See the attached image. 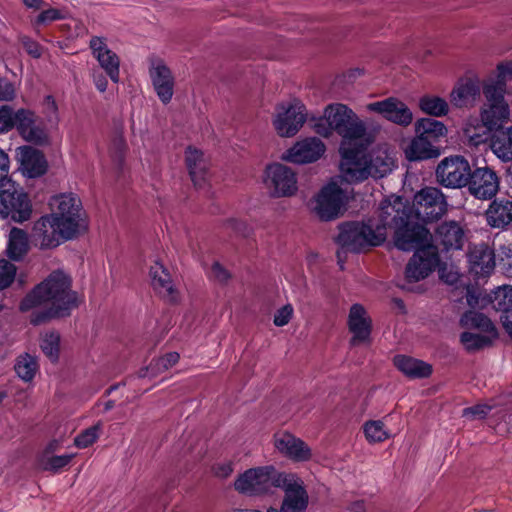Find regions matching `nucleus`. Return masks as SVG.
I'll return each mask as SVG.
<instances>
[{
	"label": "nucleus",
	"mask_w": 512,
	"mask_h": 512,
	"mask_svg": "<svg viewBox=\"0 0 512 512\" xmlns=\"http://www.w3.org/2000/svg\"><path fill=\"white\" fill-rule=\"evenodd\" d=\"M264 182L274 197H289L297 191L295 172L281 163H273L266 167Z\"/></svg>",
	"instance_id": "obj_11"
},
{
	"label": "nucleus",
	"mask_w": 512,
	"mask_h": 512,
	"mask_svg": "<svg viewBox=\"0 0 512 512\" xmlns=\"http://www.w3.org/2000/svg\"><path fill=\"white\" fill-rule=\"evenodd\" d=\"M489 407L486 405H475L465 409V415L471 414L478 418H484L488 414Z\"/></svg>",
	"instance_id": "obj_57"
},
{
	"label": "nucleus",
	"mask_w": 512,
	"mask_h": 512,
	"mask_svg": "<svg viewBox=\"0 0 512 512\" xmlns=\"http://www.w3.org/2000/svg\"><path fill=\"white\" fill-rule=\"evenodd\" d=\"M348 328L352 333L350 343L356 345L370 340L372 333V320L367 316L362 304L355 303L350 307L348 315Z\"/></svg>",
	"instance_id": "obj_21"
},
{
	"label": "nucleus",
	"mask_w": 512,
	"mask_h": 512,
	"mask_svg": "<svg viewBox=\"0 0 512 512\" xmlns=\"http://www.w3.org/2000/svg\"><path fill=\"white\" fill-rule=\"evenodd\" d=\"M45 302H51V305L31 313L32 325L38 326L52 319L67 317L78 307L77 293L71 290V278L63 271L55 270L37 284L20 301L19 309L28 312Z\"/></svg>",
	"instance_id": "obj_4"
},
{
	"label": "nucleus",
	"mask_w": 512,
	"mask_h": 512,
	"mask_svg": "<svg viewBox=\"0 0 512 512\" xmlns=\"http://www.w3.org/2000/svg\"><path fill=\"white\" fill-rule=\"evenodd\" d=\"M325 119L331 130L342 137L340 169L350 182H362L369 176L382 178L391 171L387 162L379 157L367 158L362 139L366 134L364 123L348 106L337 103L325 109Z\"/></svg>",
	"instance_id": "obj_2"
},
{
	"label": "nucleus",
	"mask_w": 512,
	"mask_h": 512,
	"mask_svg": "<svg viewBox=\"0 0 512 512\" xmlns=\"http://www.w3.org/2000/svg\"><path fill=\"white\" fill-rule=\"evenodd\" d=\"M18 88L14 81L0 74V101L13 102L17 98Z\"/></svg>",
	"instance_id": "obj_48"
},
{
	"label": "nucleus",
	"mask_w": 512,
	"mask_h": 512,
	"mask_svg": "<svg viewBox=\"0 0 512 512\" xmlns=\"http://www.w3.org/2000/svg\"><path fill=\"white\" fill-rule=\"evenodd\" d=\"M15 122V129L27 142L39 146L49 143V135L43 123L37 122V117L32 110L18 109L15 115Z\"/></svg>",
	"instance_id": "obj_14"
},
{
	"label": "nucleus",
	"mask_w": 512,
	"mask_h": 512,
	"mask_svg": "<svg viewBox=\"0 0 512 512\" xmlns=\"http://www.w3.org/2000/svg\"><path fill=\"white\" fill-rule=\"evenodd\" d=\"M179 358L180 356L177 352H169L157 359H153L151 361V366L155 365L156 370L159 371L168 370L179 361Z\"/></svg>",
	"instance_id": "obj_50"
},
{
	"label": "nucleus",
	"mask_w": 512,
	"mask_h": 512,
	"mask_svg": "<svg viewBox=\"0 0 512 512\" xmlns=\"http://www.w3.org/2000/svg\"><path fill=\"white\" fill-rule=\"evenodd\" d=\"M396 207L399 209L401 203ZM395 205H390L388 200H382L378 209V219L364 221H347L339 224V233L336 243L343 249L353 253L363 252L371 247L382 245L387 237V230L394 232V244L402 251H409L413 241L408 240L406 230L397 226L396 219H401Z\"/></svg>",
	"instance_id": "obj_3"
},
{
	"label": "nucleus",
	"mask_w": 512,
	"mask_h": 512,
	"mask_svg": "<svg viewBox=\"0 0 512 512\" xmlns=\"http://www.w3.org/2000/svg\"><path fill=\"white\" fill-rule=\"evenodd\" d=\"M506 84L497 79L483 85L485 101L480 109V121L487 131L504 128L510 120V107L505 99Z\"/></svg>",
	"instance_id": "obj_6"
},
{
	"label": "nucleus",
	"mask_w": 512,
	"mask_h": 512,
	"mask_svg": "<svg viewBox=\"0 0 512 512\" xmlns=\"http://www.w3.org/2000/svg\"><path fill=\"white\" fill-rule=\"evenodd\" d=\"M361 70L360 69H355V70H352V71H349L348 73V78H352V77H355L356 75H360L361 74Z\"/></svg>",
	"instance_id": "obj_63"
},
{
	"label": "nucleus",
	"mask_w": 512,
	"mask_h": 512,
	"mask_svg": "<svg viewBox=\"0 0 512 512\" xmlns=\"http://www.w3.org/2000/svg\"><path fill=\"white\" fill-rule=\"evenodd\" d=\"M292 315L293 307L290 304L284 305L274 314L273 323L277 327H283L289 323Z\"/></svg>",
	"instance_id": "obj_51"
},
{
	"label": "nucleus",
	"mask_w": 512,
	"mask_h": 512,
	"mask_svg": "<svg viewBox=\"0 0 512 512\" xmlns=\"http://www.w3.org/2000/svg\"><path fill=\"white\" fill-rule=\"evenodd\" d=\"M480 96V84L476 78H460L450 93V102L456 108L472 107Z\"/></svg>",
	"instance_id": "obj_22"
},
{
	"label": "nucleus",
	"mask_w": 512,
	"mask_h": 512,
	"mask_svg": "<svg viewBox=\"0 0 512 512\" xmlns=\"http://www.w3.org/2000/svg\"><path fill=\"white\" fill-rule=\"evenodd\" d=\"M185 163L194 185L201 186L208 173L202 151L188 146L185 151Z\"/></svg>",
	"instance_id": "obj_31"
},
{
	"label": "nucleus",
	"mask_w": 512,
	"mask_h": 512,
	"mask_svg": "<svg viewBox=\"0 0 512 512\" xmlns=\"http://www.w3.org/2000/svg\"><path fill=\"white\" fill-rule=\"evenodd\" d=\"M302 484L293 475L278 472L273 466L251 468L240 474L234 483L235 490L248 496L267 493L272 487L282 488Z\"/></svg>",
	"instance_id": "obj_5"
},
{
	"label": "nucleus",
	"mask_w": 512,
	"mask_h": 512,
	"mask_svg": "<svg viewBox=\"0 0 512 512\" xmlns=\"http://www.w3.org/2000/svg\"><path fill=\"white\" fill-rule=\"evenodd\" d=\"M10 169V160L7 153L0 148V183L7 180Z\"/></svg>",
	"instance_id": "obj_56"
},
{
	"label": "nucleus",
	"mask_w": 512,
	"mask_h": 512,
	"mask_svg": "<svg viewBox=\"0 0 512 512\" xmlns=\"http://www.w3.org/2000/svg\"><path fill=\"white\" fill-rule=\"evenodd\" d=\"M504 321H503V328L505 330V332L509 335V337L512 339V322L510 320H508L507 317H504Z\"/></svg>",
	"instance_id": "obj_60"
},
{
	"label": "nucleus",
	"mask_w": 512,
	"mask_h": 512,
	"mask_svg": "<svg viewBox=\"0 0 512 512\" xmlns=\"http://www.w3.org/2000/svg\"><path fill=\"white\" fill-rule=\"evenodd\" d=\"M209 277L220 284H227L232 274L218 261H215L210 269Z\"/></svg>",
	"instance_id": "obj_49"
},
{
	"label": "nucleus",
	"mask_w": 512,
	"mask_h": 512,
	"mask_svg": "<svg viewBox=\"0 0 512 512\" xmlns=\"http://www.w3.org/2000/svg\"><path fill=\"white\" fill-rule=\"evenodd\" d=\"M61 223L51 214L44 215L38 219L32 228V237L41 249L57 247L63 240H70L63 232Z\"/></svg>",
	"instance_id": "obj_12"
},
{
	"label": "nucleus",
	"mask_w": 512,
	"mask_h": 512,
	"mask_svg": "<svg viewBox=\"0 0 512 512\" xmlns=\"http://www.w3.org/2000/svg\"><path fill=\"white\" fill-rule=\"evenodd\" d=\"M343 190L335 182L323 186L315 197L314 210L323 221H330L339 216L342 205Z\"/></svg>",
	"instance_id": "obj_15"
},
{
	"label": "nucleus",
	"mask_w": 512,
	"mask_h": 512,
	"mask_svg": "<svg viewBox=\"0 0 512 512\" xmlns=\"http://www.w3.org/2000/svg\"><path fill=\"white\" fill-rule=\"evenodd\" d=\"M16 157L19 169L28 178L43 176L48 169V162L42 151L31 146H21L17 149Z\"/></svg>",
	"instance_id": "obj_19"
},
{
	"label": "nucleus",
	"mask_w": 512,
	"mask_h": 512,
	"mask_svg": "<svg viewBox=\"0 0 512 512\" xmlns=\"http://www.w3.org/2000/svg\"><path fill=\"white\" fill-rule=\"evenodd\" d=\"M149 274L153 289L163 298L171 302L175 301L176 290L168 269L162 263L156 261L154 265L150 267Z\"/></svg>",
	"instance_id": "obj_25"
},
{
	"label": "nucleus",
	"mask_w": 512,
	"mask_h": 512,
	"mask_svg": "<svg viewBox=\"0 0 512 512\" xmlns=\"http://www.w3.org/2000/svg\"><path fill=\"white\" fill-rule=\"evenodd\" d=\"M150 78L160 101L165 105L170 103L174 94V77L169 67L158 63L150 69Z\"/></svg>",
	"instance_id": "obj_23"
},
{
	"label": "nucleus",
	"mask_w": 512,
	"mask_h": 512,
	"mask_svg": "<svg viewBox=\"0 0 512 512\" xmlns=\"http://www.w3.org/2000/svg\"><path fill=\"white\" fill-rule=\"evenodd\" d=\"M391 302L394 305V307L399 310V312L401 314H405L406 313V306H405L404 301L401 298L393 297Z\"/></svg>",
	"instance_id": "obj_59"
},
{
	"label": "nucleus",
	"mask_w": 512,
	"mask_h": 512,
	"mask_svg": "<svg viewBox=\"0 0 512 512\" xmlns=\"http://www.w3.org/2000/svg\"><path fill=\"white\" fill-rule=\"evenodd\" d=\"M40 348L51 362H57L60 353V334L56 330H51L43 334L40 341Z\"/></svg>",
	"instance_id": "obj_39"
},
{
	"label": "nucleus",
	"mask_w": 512,
	"mask_h": 512,
	"mask_svg": "<svg viewBox=\"0 0 512 512\" xmlns=\"http://www.w3.org/2000/svg\"><path fill=\"white\" fill-rule=\"evenodd\" d=\"M113 407H114V401L109 400V401L105 404V411H108V410L112 409Z\"/></svg>",
	"instance_id": "obj_64"
},
{
	"label": "nucleus",
	"mask_w": 512,
	"mask_h": 512,
	"mask_svg": "<svg viewBox=\"0 0 512 512\" xmlns=\"http://www.w3.org/2000/svg\"><path fill=\"white\" fill-rule=\"evenodd\" d=\"M16 111L7 104L0 106V134H5L15 129Z\"/></svg>",
	"instance_id": "obj_47"
},
{
	"label": "nucleus",
	"mask_w": 512,
	"mask_h": 512,
	"mask_svg": "<svg viewBox=\"0 0 512 512\" xmlns=\"http://www.w3.org/2000/svg\"><path fill=\"white\" fill-rule=\"evenodd\" d=\"M23 4L28 7L35 10H38L46 5V2L44 0H22Z\"/></svg>",
	"instance_id": "obj_58"
},
{
	"label": "nucleus",
	"mask_w": 512,
	"mask_h": 512,
	"mask_svg": "<svg viewBox=\"0 0 512 512\" xmlns=\"http://www.w3.org/2000/svg\"><path fill=\"white\" fill-rule=\"evenodd\" d=\"M368 109L381 114L386 120L404 127L411 124L413 120L410 108L394 97L370 103Z\"/></svg>",
	"instance_id": "obj_18"
},
{
	"label": "nucleus",
	"mask_w": 512,
	"mask_h": 512,
	"mask_svg": "<svg viewBox=\"0 0 512 512\" xmlns=\"http://www.w3.org/2000/svg\"><path fill=\"white\" fill-rule=\"evenodd\" d=\"M462 328L477 329L482 333H486L492 338L498 337V331L491 319L481 312L474 310L465 311L459 320Z\"/></svg>",
	"instance_id": "obj_30"
},
{
	"label": "nucleus",
	"mask_w": 512,
	"mask_h": 512,
	"mask_svg": "<svg viewBox=\"0 0 512 512\" xmlns=\"http://www.w3.org/2000/svg\"><path fill=\"white\" fill-rule=\"evenodd\" d=\"M471 270L480 277L492 274L495 268V255L487 245L475 247L468 255Z\"/></svg>",
	"instance_id": "obj_26"
},
{
	"label": "nucleus",
	"mask_w": 512,
	"mask_h": 512,
	"mask_svg": "<svg viewBox=\"0 0 512 512\" xmlns=\"http://www.w3.org/2000/svg\"><path fill=\"white\" fill-rule=\"evenodd\" d=\"M50 206L55 209L51 215L57 219L68 237H76L81 229H85V212L80 198L73 194H60L54 196Z\"/></svg>",
	"instance_id": "obj_7"
},
{
	"label": "nucleus",
	"mask_w": 512,
	"mask_h": 512,
	"mask_svg": "<svg viewBox=\"0 0 512 512\" xmlns=\"http://www.w3.org/2000/svg\"><path fill=\"white\" fill-rule=\"evenodd\" d=\"M434 237L444 251L461 250L466 241V231L459 221L445 220L436 228Z\"/></svg>",
	"instance_id": "obj_20"
},
{
	"label": "nucleus",
	"mask_w": 512,
	"mask_h": 512,
	"mask_svg": "<svg viewBox=\"0 0 512 512\" xmlns=\"http://www.w3.org/2000/svg\"><path fill=\"white\" fill-rule=\"evenodd\" d=\"M364 434L368 442H383L389 438V434L384 429V424L380 420H369L364 424Z\"/></svg>",
	"instance_id": "obj_42"
},
{
	"label": "nucleus",
	"mask_w": 512,
	"mask_h": 512,
	"mask_svg": "<svg viewBox=\"0 0 512 512\" xmlns=\"http://www.w3.org/2000/svg\"><path fill=\"white\" fill-rule=\"evenodd\" d=\"M73 458L74 454L51 456L42 460V468L45 471L59 473L63 468L70 464Z\"/></svg>",
	"instance_id": "obj_44"
},
{
	"label": "nucleus",
	"mask_w": 512,
	"mask_h": 512,
	"mask_svg": "<svg viewBox=\"0 0 512 512\" xmlns=\"http://www.w3.org/2000/svg\"><path fill=\"white\" fill-rule=\"evenodd\" d=\"M275 447L280 453L295 461H306L311 457V450L304 441L290 433L277 436Z\"/></svg>",
	"instance_id": "obj_24"
},
{
	"label": "nucleus",
	"mask_w": 512,
	"mask_h": 512,
	"mask_svg": "<svg viewBox=\"0 0 512 512\" xmlns=\"http://www.w3.org/2000/svg\"><path fill=\"white\" fill-rule=\"evenodd\" d=\"M89 48L93 57L98 61L101 69L112 82L118 83L120 76V59L118 55L108 48L106 39L93 36L89 41Z\"/></svg>",
	"instance_id": "obj_17"
},
{
	"label": "nucleus",
	"mask_w": 512,
	"mask_h": 512,
	"mask_svg": "<svg viewBox=\"0 0 512 512\" xmlns=\"http://www.w3.org/2000/svg\"><path fill=\"white\" fill-rule=\"evenodd\" d=\"M419 108L432 117H443L449 112L448 102L444 98L430 94L423 95L419 99Z\"/></svg>",
	"instance_id": "obj_38"
},
{
	"label": "nucleus",
	"mask_w": 512,
	"mask_h": 512,
	"mask_svg": "<svg viewBox=\"0 0 512 512\" xmlns=\"http://www.w3.org/2000/svg\"><path fill=\"white\" fill-rule=\"evenodd\" d=\"M415 133L432 143H438L447 135L443 122L433 118H421L415 123Z\"/></svg>",
	"instance_id": "obj_35"
},
{
	"label": "nucleus",
	"mask_w": 512,
	"mask_h": 512,
	"mask_svg": "<svg viewBox=\"0 0 512 512\" xmlns=\"http://www.w3.org/2000/svg\"><path fill=\"white\" fill-rule=\"evenodd\" d=\"M21 44L28 55L31 57L38 59L42 56V48L40 44L33 40L32 38L28 36H23L21 38Z\"/></svg>",
	"instance_id": "obj_52"
},
{
	"label": "nucleus",
	"mask_w": 512,
	"mask_h": 512,
	"mask_svg": "<svg viewBox=\"0 0 512 512\" xmlns=\"http://www.w3.org/2000/svg\"><path fill=\"white\" fill-rule=\"evenodd\" d=\"M280 509L270 507L267 512H305L308 506V494L302 484L288 486Z\"/></svg>",
	"instance_id": "obj_28"
},
{
	"label": "nucleus",
	"mask_w": 512,
	"mask_h": 512,
	"mask_svg": "<svg viewBox=\"0 0 512 512\" xmlns=\"http://www.w3.org/2000/svg\"><path fill=\"white\" fill-rule=\"evenodd\" d=\"M100 425H93L81 433H79L74 439V445L79 449H85L94 444L99 438Z\"/></svg>",
	"instance_id": "obj_43"
},
{
	"label": "nucleus",
	"mask_w": 512,
	"mask_h": 512,
	"mask_svg": "<svg viewBox=\"0 0 512 512\" xmlns=\"http://www.w3.org/2000/svg\"><path fill=\"white\" fill-rule=\"evenodd\" d=\"M492 308L500 313V322L503 325L504 317L512 322V286L503 285L490 292Z\"/></svg>",
	"instance_id": "obj_33"
},
{
	"label": "nucleus",
	"mask_w": 512,
	"mask_h": 512,
	"mask_svg": "<svg viewBox=\"0 0 512 512\" xmlns=\"http://www.w3.org/2000/svg\"><path fill=\"white\" fill-rule=\"evenodd\" d=\"M38 369L39 364L37 357L29 353L20 354L15 360L14 370L17 376L24 382H31Z\"/></svg>",
	"instance_id": "obj_37"
},
{
	"label": "nucleus",
	"mask_w": 512,
	"mask_h": 512,
	"mask_svg": "<svg viewBox=\"0 0 512 512\" xmlns=\"http://www.w3.org/2000/svg\"><path fill=\"white\" fill-rule=\"evenodd\" d=\"M465 188L478 200H491L499 191L500 177L488 165L471 166Z\"/></svg>",
	"instance_id": "obj_10"
},
{
	"label": "nucleus",
	"mask_w": 512,
	"mask_h": 512,
	"mask_svg": "<svg viewBox=\"0 0 512 512\" xmlns=\"http://www.w3.org/2000/svg\"><path fill=\"white\" fill-rule=\"evenodd\" d=\"M465 298L467 305L472 309H486L491 303L490 293H486L473 285H467Z\"/></svg>",
	"instance_id": "obj_41"
},
{
	"label": "nucleus",
	"mask_w": 512,
	"mask_h": 512,
	"mask_svg": "<svg viewBox=\"0 0 512 512\" xmlns=\"http://www.w3.org/2000/svg\"><path fill=\"white\" fill-rule=\"evenodd\" d=\"M17 273V267L7 259H0V290L11 286Z\"/></svg>",
	"instance_id": "obj_45"
},
{
	"label": "nucleus",
	"mask_w": 512,
	"mask_h": 512,
	"mask_svg": "<svg viewBox=\"0 0 512 512\" xmlns=\"http://www.w3.org/2000/svg\"><path fill=\"white\" fill-rule=\"evenodd\" d=\"M441 149L424 137L416 136L412 139L406 150V157L410 161H421L439 157Z\"/></svg>",
	"instance_id": "obj_32"
},
{
	"label": "nucleus",
	"mask_w": 512,
	"mask_h": 512,
	"mask_svg": "<svg viewBox=\"0 0 512 512\" xmlns=\"http://www.w3.org/2000/svg\"><path fill=\"white\" fill-rule=\"evenodd\" d=\"M55 447H56V441H52V442H50V443L46 446V448H45V453H46V454H48V453L53 452V451H54V449H55Z\"/></svg>",
	"instance_id": "obj_62"
},
{
	"label": "nucleus",
	"mask_w": 512,
	"mask_h": 512,
	"mask_svg": "<svg viewBox=\"0 0 512 512\" xmlns=\"http://www.w3.org/2000/svg\"><path fill=\"white\" fill-rule=\"evenodd\" d=\"M45 113L49 122L58 120V105L52 95H47L44 98Z\"/></svg>",
	"instance_id": "obj_53"
},
{
	"label": "nucleus",
	"mask_w": 512,
	"mask_h": 512,
	"mask_svg": "<svg viewBox=\"0 0 512 512\" xmlns=\"http://www.w3.org/2000/svg\"><path fill=\"white\" fill-rule=\"evenodd\" d=\"M0 203V214L3 218L23 223L32 215V203L28 193L10 179L0 183Z\"/></svg>",
	"instance_id": "obj_8"
},
{
	"label": "nucleus",
	"mask_w": 512,
	"mask_h": 512,
	"mask_svg": "<svg viewBox=\"0 0 512 512\" xmlns=\"http://www.w3.org/2000/svg\"><path fill=\"white\" fill-rule=\"evenodd\" d=\"M470 169L471 165L463 155L444 157L436 167V181L448 189L465 188Z\"/></svg>",
	"instance_id": "obj_9"
},
{
	"label": "nucleus",
	"mask_w": 512,
	"mask_h": 512,
	"mask_svg": "<svg viewBox=\"0 0 512 512\" xmlns=\"http://www.w3.org/2000/svg\"><path fill=\"white\" fill-rule=\"evenodd\" d=\"M488 224L493 228H504L512 222V201L494 199L486 211Z\"/></svg>",
	"instance_id": "obj_29"
},
{
	"label": "nucleus",
	"mask_w": 512,
	"mask_h": 512,
	"mask_svg": "<svg viewBox=\"0 0 512 512\" xmlns=\"http://www.w3.org/2000/svg\"><path fill=\"white\" fill-rule=\"evenodd\" d=\"M150 369H152V370L156 369V368H155V365H152V366H151V364H150V365H149V366H147V367L141 368V369L138 371V377H139V378H144V377H146V376L148 375V372H149V370H150Z\"/></svg>",
	"instance_id": "obj_61"
},
{
	"label": "nucleus",
	"mask_w": 512,
	"mask_h": 512,
	"mask_svg": "<svg viewBox=\"0 0 512 512\" xmlns=\"http://www.w3.org/2000/svg\"><path fill=\"white\" fill-rule=\"evenodd\" d=\"M29 251L27 233L18 227L11 228L9 232L6 254L10 260L21 261Z\"/></svg>",
	"instance_id": "obj_34"
},
{
	"label": "nucleus",
	"mask_w": 512,
	"mask_h": 512,
	"mask_svg": "<svg viewBox=\"0 0 512 512\" xmlns=\"http://www.w3.org/2000/svg\"><path fill=\"white\" fill-rule=\"evenodd\" d=\"M493 133L491 138L493 152L504 162L512 161V126L506 130L501 128Z\"/></svg>",
	"instance_id": "obj_36"
},
{
	"label": "nucleus",
	"mask_w": 512,
	"mask_h": 512,
	"mask_svg": "<svg viewBox=\"0 0 512 512\" xmlns=\"http://www.w3.org/2000/svg\"><path fill=\"white\" fill-rule=\"evenodd\" d=\"M499 82L506 84L508 79H512V60L502 61L497 64V78Z\"/></svg>",
	"instance_id": "obj_54"
},
{
	"label": "nucleus",
	"mask_w": 512,
	"mask_h": 512,
	"mask_svg": "<svg viewBox=\"0 0 512 512\" xmlns=\"http://www.w3.org/2000/svg\"><path fill=\"white\" fill-rule=\"evenodd\" d=\"M386 200L395 207L401 219L397 226L406 230L407 239L413 241L409 251L414 254L405 267V279L408 283L427 278L439 265L440 256L437 246L430 243L432 235L426 224L438 221L446 214L448 203L446 196L437 187H424L413 198L412 205L401 196H391Z\"/></svg>",
	"instance_id": "obj_1"
},
{
	"label": "nucleus",
	"mask_w": 512,
	"mask_h": 512,
	"mask_svg": "<svg viewBox=\"0 0 512 512\" xmlns=\"http://www.w3.org/2000/svg\"><path fill=\"white\" fill-rule=\"evenodd\" d=\"M306 108L298 100H294L287 107L281 106L273 125L281 137L294 136L306 121Z\"/></svg>",
	"instance_id": "obj_13"
},
{
	"label": "nucleus",
	"mask_w": 512,
	"mask_h": 512,
	"mask_svg": "<svg viewBox=\"0 0 512 512\" xmlns=\"http://www.w3.org/2000/svg\"><path fill=\"white\" fill-rule=\"evenodd\" d=\"M393 364L399 371L411 379L428 378L433 372V368L429 363L407 355L394 356Z\"/></svg>",
	"instance_id": "obj_27"
},
{
	"label": "nucleus",
	"mask_w": 512,
	"mask_h": 512,
	"mask_svg": "<svg viewBox=\"0 0 512 512\" xmlns=\"http://www.w3.org/2000/svg\"><path fill=\"white\" fill-rule=\"evenodd\" d=\"M325 150V144L321 139L307 137L297 141L283 154L282 158L295 164L313 163L322 157Z\"/></svg>",
	"instance_id": "obj_16"
},
{
	"label": "nucleus",
	"mask_w": 512,
	"mask_h": 512,
	"mask_svg": "<svg viewBox=\"0 0 512 512\" xmlns=\"http://www.w3.org/2000/svg\"><path fill=\"white\" fill-rule=\"evenodd\" d=\"M65 16L63 12L57 8H48L43 10L31 22L35 28L46 26L54 21L62 20Z\"/></svg>",
	"instance_id": "obj_46"
},
{
	"label": "nucleus",
	"mask_w": 512,
	"mask_h": 512,
	"mask_svg": "<svg viewBox=\"0 0 512 512\" xmlns=\"http://www.w3.org/2000/svg\"><path fill=\"white\" fill-rule=\"evenodd\" d=\"M91 76L97 90L100 92H105L108 86V76L106 73L102 72L100 68H93Z\"/></svg>",
	"instance_id": "obj_55"
},
{
	"label": "nucleus",
	"mask_w": 512,
	"mask_h": 512,
	"mask_svg": "<svg viewBox=\"0 0 512 512\" xmlns=\"http://www.w3.org/2000/svg\"><path fill=\"white\" fill-rule=\"evenodd\" d=\"M493 339L489 335L476 334L469 331L460 334V342L468 352H475L490 346Z\"/></svg>",
	"instance_id": "obj_40"
}]
</instances>
